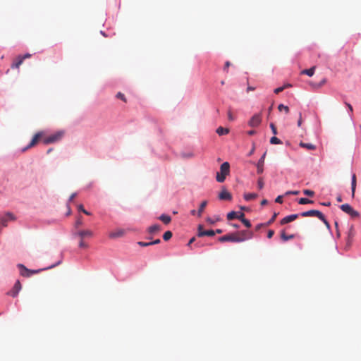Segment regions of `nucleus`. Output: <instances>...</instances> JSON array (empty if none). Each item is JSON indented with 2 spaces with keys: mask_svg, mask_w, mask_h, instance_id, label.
I'll return each instance as SVG.
<instances>
[{
  "mask_svg": "<svg viewBox=\"0 0 361 361\" xmlns=\"http://www.w3.org/2000/svg\"><path fill=\"white\" fill-rule=\"evenodd\" d=\"M231 66V63L229 61H226L225 63L224 70H227L228 68Z\"/></svg>",
  "mask_w": 361,
  "mask_h": 361,
  "instance_id": "56",
  "label": "nucleus"
},
{
  "mask_svg": "<svg viewBox=\"0 0 361 361\" xmlns=\"http://www.w3.org/2000/svg\"><path fill=\"white\" fill-rule=\"evenodd\" d=\"M267 200H263L262 202H261V204L262 205H265L267 204Z\"/></svg>",
  "mask_w": 361,
  "mask_h": 361,
  "instance_id": "63",
  "label": "nucleus"
},
{
  "mask_svg": "<svg viewBox=\"0 0 361 361\" xmlns=\"http://www.w3.org/2000/svg\"><path fill=\"white\" fill-rule=\"evenodd\" d=\"M159 219L164 224L167 225L171 221V218L170 216L166 214H161Z\"/></svg>",
  "mask_w": 361,
  "mask_h": 361,
  "instance_id": "19",
  "label": "nucleus"
},
{
  "mask_svg": "<svg viewBox=\"0 0 361 361\" xmlns=\"http://www.w3.org/2000/svg\"><path fill=\"white\" fill-rule=\"evenodd\" d=\"M274 234V231L273 230H269L267 233L268 238H271Z\"/></svg>",
  "mask_w": 361,
  "mask_h": 361,
  "instance_id": "48",
  "label": "nucleus"
},
{
  "mask_svg": "<svg viewBox=\"0 0 361 361\" xmlns=\"http://www.w3.org/2000/svg\"><path fill=\"white\" fill-rule=\"evenodd\" d=\"M161 240L160 239H157L154 241H151V245H157V244H159L160 243Z\"/></svg>",
  "mask_w": 361,
  "mask_h": 361,
  "instance_id": "54",
  "label": "nucleus"
},
{
  "mask_svg": "<svg viewBox=\"0 0 361 361\" xmlns=\"http://www.w3.org/2000/svg\"><path fill=\"white\" fill-rule=\"evenodd\" d=\"M77 194L76 193H73L70 197H69V200H68V202H71L73 200V199L76 197Z\"/></svg>",
  "mask_w": 361,
  "mask_h": 361,
  "instance_id": "53",
  "label": "nucleus"
},
{
  "mask_svg": "<svg viewBox=\"0 0 361 361\" xmlns=\"http://www.w3.org/2000/svg\"><path fill=\"white\" fill-rule=\"evenodd\" d=\"M195 237L192 238L189 240V242H188V245H191L193 242H195Z\"/></svg>",
  "mask_w": 361,
  "mask_h": 361,
  "instance_id": "60",
  "label": "nucleus"
},
{
  "mask_svg": "<svg viewBox=\"0 0 361 361\" xmlns=\"http://www.w3.org/2000/svg\"><path fill=\"white\" fill-rule=\"evenodd\" d=\"M229 132V130L228 128H224L223 127H219L216 129V133L219 135H226Z\"/></svg>",
  "mask_w": 361,
  "mask_h": 361,
  "instance_id": "26",
  "label": "nucleus"
},
{
  "mask_svg": "<svg viewBox=\"0 0 361 361\" xmlns=\"http://www.w3.org/2000/svg\"><path fill=\"white\" fill-rule=\"evenodd\" d=\"M281 238L283 241H287L288 240L293 239L294 238V235H287L284 232H282L281 234Z\"/></svg>",
  "mask_w": 361,
  "mask_h": 361,
  "instance_id": "28",
  "label": "nucleus"
},
{
  "mask_svg": "<svg viewBox=\"0 0 361 361\" xmlns=\"http://www.w3.org/2000/svg\"><path fill=\"white\" fill-rule=\"evenodd\" d=\"M207 221L210 224H214L215 223V221L209 217L207 219Z\"/></svg>",
  "mask_w": 361,
  "mask_h": 361,
  "instance_id": "52",
  "label": "nucleus"
},
{
  "mask_svg": "<svg viewBox=\"0 0 361 361\" xmlns=\"http://www.w3.org/2000/svg\"><path fill=\"white\" fill-rule=\"evenodd\" d=\"M286 88V86H282V87H279L278 88H276L274 90V93L276 94H279L281 92H282L284 89Z\"/></svg>",
  "mask_w": 361,
  "mask_h": 361,
  "instance_id": "42",
  "label": "nucleus"
},
{
  "mask_svg": "<svg viewBox=\"0 0 361 361\" xmlns=\"http://www.w3.org/2000/svg\"><path fill=\"white\" fill-rule=\"evenodd\" d=\"M79 247L80 248H87L88 247L87 244L84 241V239H80L79 243Z\"/></svg>",
  "mask_w": 361,
  "mask_h": 361,
  "instance_id": "39",
  "label": "nucleus"
},
{
  "mask_svg": "<svg viewBox=\"0 0 361 361\" xmlns=\"http://www.w3.org/2000/svg\"><path fill=\"white\" fill-rule=\"evenodd\" d=\"M83 224L82 221V217L81 216H78L75 223V227L77 228L80 226H81Z\"/></svg>",
  "mask_w": 361,
  "mask_h": 361,
  "instance_id": "32",
  "label": "nucleus"
},
{
  "mask_svg": "<svg viewBox=\"0 0 361 361\" xmlns=\"http://www.w3.org/2000/svg\"><path fill=\"white\" fill-rule=\"evenodd\" d=\"M230 173V164L228 162L223 163L220 166V171L216 173V181L219 183H223L226 176Z\"/></svg>",
  "mask_w": 361,
  "mask_h": 361,
  "instance_id": "1",
  "label": "nucleus"
},
{
  "mask_svg": "<svg viewBox=\"0 0 361 361\" xmlns=\"http://www.w3.org/2000/svg\"><path fill=\"white\" fill-rule=\"evenodd\" d=\"M63 135L64 132L63 130L56 132L47 137H44L43 142L45 145L56 142L61 140Z\"/></svg>",
  "mask_w": 361,
  "mask_h": 361,
  "instance_id": "2",
  "label": "nucleus"
},
{
  "mask_svg": "<svg viewBox=\"0 0 361 361\" xmlns=\"http://www.w3.org/2000/svg\"><path fill=\"white\" fill-rule=\"evenodd\" d=\"M326 79H323V80L321 81V82H320V84H319V86H322V85H323L324 84H325V83H326Z\"/></svg>",
  "mask_w": 361,
  "mask_h": 361,
  "instance_id": "64",
  "label": "nucleus"
},
{
  "mask_svg": "<svg viewBox=\"0 0 361 361\" xmlns=\"http://www.w3.org/2000/svg\"><path fill=\"white\" fill-rule=\"evenodd\" d=\"M300 146L303 148H306L309 150H314L316 149L315 145L313 144H311V143H305V142H301L300 143Z\"/></svg>",
  "mask_w": 361,
  "mask_h": 361,
  "instance_id": "22",
  "label": "nucleus"
},
{
  "mask_svg": "<svg viewBox=\"0 0 361 361\" xmlns=\"http://www.w3.org/2000/svg\"><path fill=\"white\" fill-rule=\"evenodd\" d=\"M298 216L299 214H291L289 216H286L281 220V224L284 225L290 222H292L295 221L296 219H298Z\"/></svg>",
  "mask_w": 361,
  "mask_h": 361,
  "instance_id": "15",
  "label": "nucleus"
},
{
  "mask_svg": "<svg viewBox=\"0 0 361 361\" xmlns=\"http://www.w3.org/2000/svg\"><path fill=\"white\" fill-rule=\"evenodd\" d=\"M262 121V116L260 114H255L250 120L248 124L251 127L258 126Z\"/></svg>",
  "mask_w": 361,
  "mask_h": 361,
  "instance_id": "9",
  "label": "nucleus"
},
{
  "mask_svg": "<svg viewBox=\"0 0 361 361\" xmlns=\"http://www.w3.org/2000/svg\"><path fill=\"white\" fill-rule=\"evenodd\" d=\"M303 193L305 195H307L310 197H313L314 195V192L313 190H307V189L304 190Z\"/></svg>",
  "mask_w": 361,
  "mask_h": 361,
  "instance_id": "36",
  "label": "nucleus"
},
{
  "mask_svg": "<svg viewBox=\"0 0 361 361\" xmlns=\"http://www.w3.org/2000/svg\"><path fill=\"white\" fill-rule=\"evenodd\" d=\"M78 210H79V211H80V212H82V209H84V207H83V205H82V204H79V205L78 206Z\"/></svg>",
  "mask_w": 361,
  "mask_h": 361,
  "instance_id": "58",
  "label": "nucleus"
},
{
  "mask_svg": "<svg viewBox=\"0 0 361 361\" xmlns=\"http://www.w3.org/2000/svg\"><path fill=\"white\" fill-rule=\"evenodd\" d=\"M300 215L301 216H302V217L317 216L319 219H324L323 214L322 212H320L319 211L314 210V209L309 210V211H307V212H302Z\"/></svg>",
  "mask_w": 361,
  "mask_h": 361,
  "instance_id": "7",
  "label": "nucleus"
},
{
  "mask_svg": "<svg viewBox=\"0 0 361 361\" xmlns=\"http://www.w3.org/2000/svg\"><path fill=\"white\" fill-rule=\"evenodd\" d=\"M237 219L240 220L241 222L243 221V219H245V214L243 213V212H240L239 214H238V216H237Z\"/></svg>",
  "mask_w": 361,
  "mask_h": 361,
  "instance_id": "43",
  "label": "nucleus"
},
{
  "mask_svg": "<svg viewBox=\"0 0 361 361\" xmlns=\"http://www.w3.org/2000/svg\"><path fill=\"white\" fill-rule=\"evenodd\" d=\"M236 234H238V238H243V241L251 239L253 236L252 232L248 231H241L240 232H237Z\"/></svg>",
  "mask_w": 361,
  "mask_h": 361,
  "instance_id": "12",
  "label": "nucleus"
},
{
  "mask_svg": "<svg viewBox=\"0 0 361 361\" xmlns=\"http://www.w3.org/2000/svg\"><path fill=\"white\" fill-rule=\"evenodd\" d=\"M215 235V231L213 230H208V231H203V226L199 225L198 226V233L197 236L198 237H202V236H213Z\"/></svg>",
  "mask_w": 361,
  "mask_h": 361,
  "instance_id": "11",
  "label": "nucleus"
},
{
  "mask_svg": "<svg viewBox=\"0 0 361 361\" xmlns=\"http://www.w3.org/2000/svg\"><path fill=\"white\" fill-rule=\"evenodd\" d=\"M276 214H274V215L271 217V219L266 224L267 226L270 225L271 223H273L276 219Z\"/></svg>",
  "mask_w": 361,
  "mask_h": 361,
  "instance_id": "47",
  "label": "nucleus"
},
{
  "mask_svg": "<svg viewBox=\"0 0 361 361\" xmlns=\"http://www.w3.org/2000/svg\"><path fill=\"white\" fill-rule=\"evenodd\" d=\"M255 130H250L247 132V134L250 135H253L254 134H255Z\"/></svg>",
  "mask_w": 361,
  "mask_h": 361,
  "instance_id": "61",
  "label": "nucleus"
},
{
  "mask_svg": "<svg viewBox=\"0 0 361 361\" xmlns=\"http://www.w3.org/2000/svg\"><path fill=\"white\" fill-rule=\"evenodd\" d=\"M314 202L307 198L302 197L298 200V203L300 204H312Z\"/></svg>",
  "mask_w": 361,
  "mask_h": 361,
  "instance_id": "27",
  "label": "nucleus"
},
{
  "mask_svg": "<svg viewBox=\"0 0 361 361\" xmlns=\"http://www.w3.org/2000/svg\"><path fill=\"white\" fill-rule=\"evenodd\" d=\"M242 223L247 227V228H250L251 226V223L250 222L249 220L247 219H243V221Z\"/></svg>",
  "mask_w": 361,
  "mask_h": 361,
  "instance_id": "41",
  "label": "nucleus"
},
{
  "mask_svg": "<svg viewBox=\"0 0 361 361\" xmlns=\"http://www.w3.org/2000/svg\"><path fill=\"white\" fill-rule=\"evenodd\" d=\"M173 234L171 233V231H168L166 232H165L163 235V239L165 240V241H168L169 240H170L172 237Z\"/></svg>",
  "mask_w": 361,
  "mask_h": 361,
  "instance_id": "30",
  "label": "nucleus"
},
{
  "mask_svg": "<svg viewBox=\"0 0 361 361\" xmlns=\"http://www.w3.org/2000/svg\"><path fill=\"white\" fill-rule=\"evenodd\" d=\"M23 59L20 57V56H18L16 60L12 63L11 68H18L23 63Z\"/></svg>",
  "mask_w": 361,
  "mask_h": 361,
  "instance_id": "20",
  "label": "nucleus"
},
{
  "mask_svg": "<svg viewBox=\"0 0 361 361\" xmlns=\"http://www.w3.org/2000/svg\"><path fill=\"white\" fill-rule=\"evenodd\" d=\"M314 70H315V66H313V67L310 68V69H305V70H303L301 72V73L302 74L307 75L308 76L311 77V76H312L314 75Z\"/></svg>",
  "mask_w": 361,
  "mask_h": 361,
  "instance_id": "23",
  "label": "nucleus"
},
{
  "mask_svg": "<svg viewBox=\"0 0 361 361\" xmlns=\"http://www.w3.org/2000/svg\"><path fill=\"white\" fill-rule=\"evenodd\" d=\"M137 244L141 247H147V246L152 245L151 242L145 243V242L140 241L137 243Z\"/></svg>",
  "mask_w": 361,
  "mask_h": 361,
  "instance_id": "40",
  "label": "nucleus"
},
{
  "mask_svg": "<svg viewBox=\"0 0 361 361\" xmlns=\"http://www.w3.org/2000/svg\"><path fill=\"white\" fill-rule=\"evenodd\" d=\"M116 97L118 99H120L123 100L124 102H127L125 95L123 93H121V92H118L117 94H116Z\"/></svg>",
  "mask_w": 361,
  "mask_h": 361,
  "instance_id": "38",
  "label": "nucleus"
},
{
  "mask_svg": "<svg viewBox=\"0 0 361 361\" xmlns=\"http://www.w3.org/2000/svg\"><path fill=\"white\" fill-rule=\"evenodd\" d=\"M345 104L348 106L349 111L352 113L353 111V106H351V104H350L348 103H345Z\"/></svg>",
  "mask_w": 361,
  "mask_h": 361,
  "instance_id": "55",
  "label": "nucleus"
},
{
  "mask_svg": "<svg viewBox=\"0 0 361 361\" xmlns=\"http://www.w3.org/2000/svg\"><path fill=\"white\" fill-rule=\"evenodd\" d=\"M299 194V191L298 190H295V191H287L286 192V195H298Z\"/></svg>",
  "mask_w": 361,
  "mask_h": 361,
  "instance_id": "45",
  "label": "nucleus"
},
{
  "mask_svg": "<svg viewBox=\"0 0 361 361\" xmlns=\"http://www.w3.org/2000/svg\"><path fill=\"white\" fill-rule=\"evenodd\" d=\"M270 143L273 145L281 144V141L276 137H272L270 140Z\"/></svg>",
  "mask_w": 361,
  "mask_h": 361,
  "instance_id": "33",
  "label": "nucleus"
},
{
  "mask_svg": "<svg viewBox=\"0 0 361 361\" xmlns=\"http://www.w3.org/2000/svg\"><path fill=\"white\" fill-rule=\"evenodd\" d=\"M18 267L20 269V275L24 277H30L31 275L37 274L40 271L28 269L23 264H18Z\"/></svg>",
  "mask_w": 361,
  "mask_h": 361,
  "instance_id": "5",
  "label": "nucleus"
},
{
  "mask_svg": "<svg viewBox=\"0 0 361 361\" xmlns=\"http://www.w3.org/2000/svg\"><path fill=\"white\" fill-rule=\"evenodd\" d=\"M270 128L271 129V131L272 133L274 134V135H276L277 134V130H276V126H274V123H271L270 124Z\"/></svg>",
  "mask_w": 361,
  "mask_h": 361,
  "instance_id": "44",
  "label": "nucleus"
},
{
  "mask_svg": "<svg viewBox=\"0 0 361 361\" xmlns=\"http://www.w3.org/2000/svg\"><path fill=\"white\" fill-rule=\"evenodd\" d=\"M21 289V284L20 283L19 281H17L13 287V289L9 292V295H11L12 297H16L18 292Z\"/></svg>",
  "mask_w": 361,
  "mask_h": 361,
  "instance_id": "14",
  "label": "nucleus"
},
{
  "mask_svg": "<svg viewBox=\"0 0 361 361\" xmlns=\"http://www.w3.org/2000/svg\"><path fill=\"white\" fill-rule=\"evenodd\" d=\"M44 135V133L43 132H38L37 133L32 137L31 142H30V144L25 147V148L23 149V152H25L27 149L34 147L37 142L39 140V139L42 138Z\"/></svg>",
  "mask_w": 361,
  "mask_h": 361,
  "instance_id": "6",
  "label": "nucleus"
},
{
  "mask_svg": "<svg viewBox=\"0 0 361 361\" xmlns=\"http://www.w3.org/2000/svg\"><path fill=\"white\" fill-rule=\"evenodd\" d=\"M255 90V87H251V86H249V87H247V92L253 91V90Z\"/></svg>",
  "mask_w": 361,
  "mask_h": 361,
  "instance_id": "59",
  "label": "nucleus"
},
{
  "mask_svg": "<svg viewBox=\"0 0 361 361\" xmlns=\"http://www.w3.org/2000/svg\"><path fill=\"white\" fill-rule=\"evenodd\" d=\"M207 204V201L204 200L202 201L200 205L199 209L197 211V216L200 217L202 216V214L205 209L206 206Z\"/></svg>",
  "mask_w": 361,
  "mask_h": 361,
  "instance_id": "21",
  "label": "nucleus"
},
{
  "mask_svg": "<svg viewBox=\"0 0 361 361\" xmlns=\"http://www.w3.org/2000/svg\"><path fill=\"white\" fill-rule=\"evenodd\" d=\"M355 188H356V176H355V174H353L352 176V182H351V190H352L353 197L355 195Z\"/></svg>",
  "mask_w": 361,
  "mask_h": 361,
  "instance_id": "24",
  "label": "nucleus"
},
{
  "mask_svg": "<svg viewBox=\"0 0 361 361\" xmlns=\"http://www.w3.org/2000/svg\"><path fill=\"white\" fill-rule=\"evenodd\" d=\"M219 198L221 200H231L232 196L226 189H223L219 195Z\"/></svg>",
  "mask_w": 361,
  "mask_h": 361,
  "instance_id": "16",
  "label": "nucleus"
},
{
  "mask_svg": "<svg viewBox=\"0 0 361 361\" xmlns=\"http://www.w3.org/2000/svg\"><path fill=\"white\" fill-rule=\"evenodd\" d=\"M219 240L221 243L224 242H234V243H240L243 241V238L240 239L238 238V234L236 233H230L228 235H223L219 238Z\"/></svg>",
  "mask_w": 361,
  "mask_h": 361,
  "instance_id": "3",
  "label": "nucleus"
},
{
  "mask_svg": "<svg viewBox=\"0 0 361 361\" xmlns=\"http://www.w3.org/2000/svg\"><path fill=\"white\" fill-rule=\"evenodd\" d=\"M302 122V114H301V113H300V117H299V119H298V127H300V126H301Z\"/></svg>",
  "mask_w": 361,
  "mask_h": 361,
  "instance_id": "49",
  "label": "nucleus"
},
{
  "mask_svg": "<svg viewBox=\"0 0 361 361\" xmlns=\"http://www.w3.org/2000/svg\"><path fill=\"white\" fill-rule=\"evenodd\" d=\"M190 214L194 216L196 214H197V212L196 210H195V209H192V210L190 211Z\"/></svg>",
  "mask_w": 361,
  "mask_h": 361,
  "instance_id": "62",
  "label": "nucleus"
},
{
  "mask_svg": "<svg viewBox=\"0 0 361 361\" xmlns=\"http://www.w3.org/2000/svg\"><path fill=\"white\" fill-rule=\"evenodd\" d=\"M13 220H15L14 215L12 213L8 212L4 216L0 217V226L6 227L8 221Z\"/></svg>",
  "mask_w": 361,
  "mask_h": 361,
  "instance_id": "8",
  "label": "nucleus"
},
{
  "mask_svg": "<svg viewBox=\"0 0 361 361\" xmlns=\"http://www.w3.org/2000/svg\"><path fill=\"white\" fill-rule=\"evenodd\" d=\"M354 236V231L353 226L350 227L349 232H348V241L350 242L351 239Z\"/></svg>",
  "mask_w": 361,
  "mask_h": 361,
  "instance_id": "35",
  "label": "nucleus"
},
{
  "mask_svg": "<svg viewBox=\"0 0 361 361\" xmlns=\"http://www.w3.org/2000/svg\"><path fill=\"white\" fill-rule=\"evenodd\" d=\"M257 186L259 190L262 189L264 188V180L263 178L260 177L258 178L257 180Z\"/></svg>",
  "mask_w": 361,
  "mask_h": 361,
  "instance_id": "34",
  "label": "nucleus"
},
{
  "mask_svg": "<svg viewBox=\"0 0 361 361\" xmlns=\"http://www.w3.org/2000/svg\"><path fill=\"white\" fill-rule=\"evenodd\" d=\"M341 209L346 214L350 215L352 217H358V212L353 209V208L348 204H343L340 206Z\"/></svg>",
  "mask_w": 361,
  "mask_h": 361,
  "instance_id": "4",
  "label": "nucleus"
},
{
  "mask_svg": "<svg viewBox=\"0 0 361 361\" xmlns=\"http://www.w3.org/2000/svg\"><path fill=\"white\" fill-rule=\"evenodd\" d=\"M227 114L228 121H233L235 120V116L233 115L231 110L230 109L228 110Z\"/></svg>",
  "mask_w": 361,
  "mask_h": 361,
  "instance_id": "37",
  "label": "nucleus"
},
{
  "mask_svg": "<svg viewBox=\"0 0 361 361\" xmlns=\"http://www.w3.org/2000/svg\"><path fill=\"white\" fill-rule=\"evenodd\" d=\"M266 152L263 154V155L261 157V158L259 159L257 164V172L259 174H261L264 171V159L266 157Z\"/></svg>",
  "mask_w": 361,
  "mask_h": 361,
  "instance_id": "13",
  "label": "nucleus"
},
{
  "mask_svg": "<svg viewBox=\"0 0 361 361\" xmlns=\"http://www.w3.org/2000/svg\"><path fill=\"white\" fill-rule=\"evenodd\" d=\"M267 226L266 224H259L258 225H257L256 228H255V230L256 231H258L259 230L262 226Z\"/></svg>",
  "mask_w": 361,
  "mask_h": 361,
  "instance_id": "51",
  "label": "nucleus"
},
{
  "mask_svg": "<svg viewBox=\"0 0 361 361\" xmlns=\"http://www.w3.org/2000/svg\"><path fill=\"white\" fill-rule=\"evenodd\" d=\"M125 234V231L123 229H118L116 231L111 232L109 234V237L110 238H116L119 237H122Z\"/></svg>",
  "mask_w": 361,
  "mask_h": 361,
  "instance_id": "17",
  "label": "nucleus"
},
{
  "mask_svg": "<svg viewBox=\"0 0 361 361\" xmlns=\"http://www.w3.org/2000/svg\"><path fill=\"white\" fill-rule=\"evenodd\" d=\"M257 197V195L256 193H245L244 195V199L246 201H250L254 199H255Z\"/></svg>",
  "mask_w": 361,
  "mask_h": 361,
  "instance_id": "25",
  "label": "nucleus"
},
{
  "mask_svg": "<svg viewBox=\"0 0 361 361\" xmlns=\"http://www.w3.org/2000/svg\"><path fill=\"white\" fill-rule=\"evenodd\" d=\"M324 223V224L327 226V227H329V222L326 221V219H325V217L324 216V219H321Z\"/></svg>",
  "mask_w": 361,
  "mask_h": 361,
  "instance_id": "57",
  "label": "nucleus"
},
{
  "mask_svg": "<svg viewBox=\"0 0 361 361\" xmlns=\"http://www.w3.org/2000/svg\"><path fill=\"white\" fill-rule=\"evenodd\" d=\"M278 109L280 111H284L286 114L289 113V108L287 106H285L283 104H279L278 106Z\"/></svg>",
  "mask_w": 361,
  "mask_h": 361,
  "instance_id": "31",
  "label": "nucleus"
},
{
  "mask_svg": "<svg viewBox=\"0 0 361 361\" xmlns=\"http://www.w3.org/2000/svg\"><path fill=\"white\" fill-rule=\"evenodd\" d=\"M275 202L277 203L281 204L283 202V196H281V195L278 196L276 198Z\"/></svg>",
  "mask_w": 361,
  "mask_h": 361,
  "instance_id": "46",
  "label": "nucleus"
},
{
  "mask_svg": "<svg viewBox=\"0 0 361 361\" xmlns=\"http://www.w3.org/2000/svg\"><path fill=\"white\" fill-rule=\"evenodd\" d=\"M161 229V226L159 224H154L148 228V232L150 234L160 231Z\"/></svg>",
  "mask_w": 361,
  "mask_h": 361,
  "instance_id": "18",
  "label": "nucleus"
},
{
  "mask_svg": "<svg viewBox=\"0 0 361 361\" xmlns=\"http://www.w3.org/2000/svg\"><path fill=\"white\" fill-rule=\"evenodd\" d=\"M30 56H31V54H26L23 56H20V57L21 59H23V61H24L25 59L30 58Z\"/></svg>",
  "mask_w": 361,
  "mask_h": 361,
  "instance_id": "50",
  "label": "nucleus"
},
{
  "mask_svg": "<svg viewBox=\"0 0 361 361\" xmlns=\"http://www.w3.org/2000/svg\"><path fill=\"white\" fill-rule=\"evenodd\" d=\"M75 235L80 237V239H85L86 238H91L93 236V232L91 230H80L75 233Z\"/></svg>",
  "mask_w": 361,
  "mask_h": 361,
  "instance_id": "10",
  "label": "nucleus"
},
{
  "mask_svg": "<svg viewBox=\"0 0 361 361\" xmlns=\"http://www.w3.org/2000/svg\"><path fill=\"white\" fill-rule=\"evenodd\" d=\"M237 216H238V213L234 211H232L227 214L228 220H233L234 219H237Z\"/></svg>",
  "mask_w": 361,
  "mask_h": 361,
  "instance_id": "29",
  "label": "nucleus"
}]
</instances>
